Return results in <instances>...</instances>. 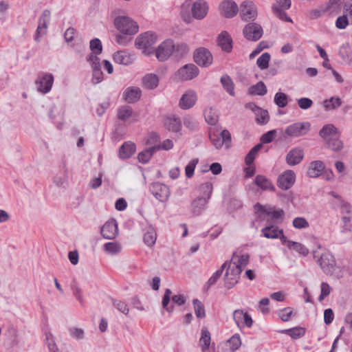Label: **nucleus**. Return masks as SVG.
Wrapping results in <instances>:
<instances>
[{"mask_svg": "<svg viewBox=\"0 0 352 352\" xmlns=\"http://www.w3.org/2000/svg\"><path fill=\"white\" fill-rule=\"evenodd\" d=\"M274 102L280 108H284L287 105L288 97L282 92H278L274 96Z\"/></svg>", "mask_w": 352, "mask_h": 352, "instance_id": "obj_56", "label": "nucleus"}, {"mask_svg": "<svg viewBox=\"0 0 352 352\" xmlns=\"http://www.w3.org/2000/svg\"><path fill=\"white\" fill-rule=\"evenodd\" d=\"M197 100V96L196 92L189 89L182 96L179 101V107L182 109H189L195 104Z\"/></svg>", "mask_w": 352, "mask_h": 352, "instance_id": "obj_17", "label": "nucleus"}, {"mask_svg": "<svg viewBox=\"0 0 352 352\" xmlns=\"http://www.w3.org/2000/svg\"><path fill=\"white\" fill-rule=\"evenodd\" d=\"M311 124L308 122H296L287 126L285 133L291 138H297L306 135L310 130Z\"/></svg>", "mask_w": 352, "mask_h": 352, "instance_id": "obj_3", "label": "nucleus"}, {"mask_svg": "<svg viewBox=\"0 0 352 352\" xmlns=\"http://www.w3.org/2000/svg\"><path fill=\"white\" fill-rule=\"evenodd\" d=\"M8 333L11 339V344L12 346H16L19 344V340H18V331L16 329L13 327L10 326L8 329Z\"/></svg>", "mask_w": 352, "mask_h": 352, "instance_id": "obj_64", "label": "nucleus"}, {"mask_svg": "<svg viewBox=\"0 0 352 352\" xmlns=\"http://www.w3.org/2000/svg\"><path fill=\"white\" fill-rule=\"evenodd\" d=\"M157 40L154 32H146L140 34L135 40V45L138 49H147L152 46Z\"/></svg>", "mask_w": 352, "mask_h": 352, "instance_id": "obj_12", "label": "nucleus"}, {"mask_svg": "<svg viewBox=\"0 0 352 352\" xmlns=\"http://www.w3.org/2000/svg\"><path fill=\"white\" fill-rule=\"evenodd\" d=\"M329 194L338 200V206L342 214L352 215V206L349 202L334 191H330Z\"/></svg>", "mask_w": 352, "mask_h": 352, "instance_id": "obj_27", "label": "nucleus"}, {"mask_svg": "<svg viewBox=\"0 0 352 352\" xmlns=\"http://www.w3.org/2000/svg\"><path fill=\"white\" fill-rule=\"evenodd\" d=\"M164 127L170 132L179 133L182 129V122L175 115H167L164 118Z\"/></svg>", "mask_w": 352, "mask_h": 352, "instance_id": "obj_20", "label": "nucleus"}, {"mask_svg": "<svg viewBox=\"0 0 352 352\" xmlns=\"http://www.w3.org/2000/svg\"><path fill=\"white\" fill-rule=\"evenodd\" d=\"M210 333L206 328H203L201 332V338L199 343L202 351H209V346L210 344Z\"/></svg>", "mask_w": 352, "mask_h": 352, "instance_id": "obj_39", "label": "nucleus"}, {"mask_svg": "<svg viewBox=\"0 0 352 352\" xmlns=\"http://www.w3.org/2000/svg\"><path fill=\"white\" fill-rule=\"evenodd\" d=\"M114 25L118 31L126 35H133L139 30L137 23L128 16L116 17L114 20Z\"/></svg>", "mask_w": 352, "mask_h": 352, "instance_id": "obj_1", "label": "nucleus"}, {"mask_svg": "<svg viewBox=\"0 0 352 352\" xmlns=\"http://www.w3.org/2000/svg\"><path fill=\"white\" fill-rule=\"evenodd\" d=\"M263 235L267 239H278L283 236V230H279L278 227L274 226H267L261 230Z\"/></svg>", "mask_w": 352, "mask_h": 352, "instance_id": "obj_31", "label": "nucleus"}, {"mask_svg": "<svg viewBox=\"0 0 352 352\" xmlns=\"http://www.w3.org/2000/svg\"><path fill=\"white\" fill-rule=\"evenodd\" d=\"M296 175L292 170H287L278 177L277 185L282 190L289 189L294 184Z\"/></svg>", "mask_w": 352, "mask_h": 352, "instance_id": "obj_13", "label": "nucleus"}, {"mask_svg": "<svg viewBox=\"0 0 352 352\" xmlns=\"http://www.w3.org/2000/svg\"><path fill=\"white\" fill-rule=\"evenodd\" d=\"M267 87L264 82L260 81L249 88L248 93L250 95L264 96L267 94Z\"/></svg>", "mask_w": 352, "mask_h": 352, "instance_id": "obj_42", "label": "nucleus"}, {"mask_svg": "<svg viewBox=\"0 0 352 352\" xmlns=\"http://www.w3.org/2000/svg\"><path fill=\"white\" fill-rule=\"evenodd\" d=\"M292 225L295 228L303 229L309 226L307 219L304 217H296L294 219Z\"/></svg>", "mask_w": 352, "mask_h": 352, "instance_id": "obj_62", "label": "nucleus"}, {"mask_svg": "<svg viewBox=\"0 0 352 352\" xmlns=\"http://www.w3.org/2000/svg\"><path fill=\"white\" fill-rule=\"evenodd\" d=\"M227 269L225 274V287L231 289L237 283L240 278L241 270L235 264L228 261Z\"/></svg>", "mask_w": 352, "mask_h": 352, "instance_id": "obj_2", "label": "nucleus"}, {"mask_svg": "<svg viewBox=\"0 0 352 352\" xmlns=\"http://www.w3.org/2000/svg\"><path fill=\"white\" fill-rule=\"evenodd\" d=\"M245 313V312H244V311L243 309H236L233 311V314H232L233 320H234L236 326L239 328L243 324V319Z\"/></svg>", "mask_w": 352, "mask_h": 352, "instance_id": "obj_63", "label": "nucleus"}, {"mask_svg": "<svg viewBox=\"0 0 352 352\" xmlns=\"http://www.w3.org/2000/svg\"><path fill=\"white\" fill-rule=\"evenodd\" d=\"M175 45L173 41L168 39L162 42L155 50L156 58L160 61L166 60L173 53Z\"/></svg>", "mask_w": 352, "mask_h": 352, "instance_id": "obj_9", "label": "nucleus"}, {"mask_svg": "<svg viewBox=\"0 0 352 352\" xmlns=\"http://www.w3.org/2000/svg\"><path fill=\"white\" fill-rule=\"evenodd\" d=\"M194 306L195 314L197 318H204L206 316L204 306L202 302L198 299L192 300Z\"/></svg>", "mask_w": 352, "mask_h": 352, "instance_id": "obj_53", "label": "nucleus"}, {"mask_svg": "<svg viewBox=\"0 0 352 352\" xmlns=\"http://www.w3.org/2000/svg\"><path fill=\"white\" fill-rule=\"evenodd\" d=\"M351 276H352V263L347 262L346 263H343L342 267L336 265L334 271H333L332 276L340 279Z\"/></svg>", "mask_w": 352, "mask_h": 352, "instance_id": "obj_25", "label": "nucleus"}, {"mask_svg": "<svg viewBox=\"0 0 352 352\" xmlns=\"http://www.w3.org/2000/svg\"><path fill=\"white\" fill-rule=\"evenodd\" d=\"M150 190L153 196L161 202L166 201L170 196L168 187L162 183L156 182L153 184Z\"/></svg>", "mask_w": 352, "mask_h": 352, "instance_id": "obj_11", "label": "nucleus"}, {"mask_svg": "<svg viewBox=\"0 0 352 352\" xmlns=\"http://www.w3.org/2000/svg\"><path fill=\"white\" fill-rule=\"evenodd\" d=\"M159 83V79L157 75L148 74L142 78L143 86L148 89L156 88Z\"/></svg>", "mask_w": 352, "mask_h": 352, "instance_id": "obj_36", "label": "nucleus"}, {"mask_svg": "<svg viewBox=\"0 0 352 352\" xmlns=\"http://www.w3.org/2000/svg\"><path fill=\"white\" fill-rule=\"evenodd\" d=\"M270 57V54L268 52H265L257 59L256 64L261 70L268 67Z\"/></svg>", "mask_w": 352, "mask_h": 352, "instance_id": "obj_57", "label": "nucleus"}, {"mask_svg": "<svg viewBox=\"0 0 352 352\" xmlns=\"http://www.w3.org/2000/svg\"><path fill=\"white\" fill-rule=\"evenodd\" d=\"M90 50H91V54H100L102 51V45L101 41L98 38H94L91 40L89 44Z\"/></svg>", "mask_w": 352, "mask_h": 352, "instance_id": "obj_60", "label": "nucleus"}, {"mask_svg": "<svg viewBox=\"0 0 352 352\" xmlns=\"http://www.w3.org/2000/svg\"><path fill=\"white\" fill-rule=\"evenodd\" d=\"M193 58L197 65L204 67H209L213 60L211 52L205 47L197 49L194 52Z\"/></svg>", "mask_w": 352, "mask_h": 352, "instance_id": "obj_5", "label": "nucleus"}, {"mask_svg": "<svg viewBox=\"0 0 352 352\" xmlns=\"http://www.w3.org/2000/svg\"><path fill=\"white\" fill-rule=\"evenodd\" d=\"M221 14L226 18L234 17L239 11L237 4L232 0H224L219 6Z\"/></svg>", "mask_w": 352, "mask_h": 352, "instance_id": "obj_18", "label": "nucleus"}, {"mask_svg": "<svg viewBox=\"0 0 352 352\" xmlns=\"http://www.w3.org/2000/svg\"><path fill=\"white\" fill-rule=\"evenodd\" d=\"M157 239V234L155 230L152 227H148L144 234L143 240L144 243L148 247L153 246Z\"/></svg>", "mask_w": 352, "mask_h": 352, "instance_id": "obj_41", "label": "nucleus"}, {"mask_svg": "<svg viewBox=\"0 0 352 352\" xmlns=\"http://www.w3.org/2000/svg\"><path fill=\"white\" fill-rule=\"evenodd\" d=\"M183 122L184 126L190 131H197L199 128V124L197 120L189 115L184 117Z\"/></svg>", "mask_w": 352, "mask_h": 352, "instance_id": "obj_55", "label": "nucleus"}, {"mask_svg": "<svg viewBox=\"0 0 352 352\" xmlns=\"http://www.w3.org/2000/svg\"><path fill=\"white\" fill-rule=\"evenodd\" d=\"M326 142L328 148L333 151H340L343 148V143L340 140L339 134L333 138H331Z\"/></svg>", "mask_w": 352, "mask_h": 352, "instance_id": "obj_48", "label": "nucleus"}, {"mask_svg": "<svg viewBox=\"0 0 352 352\" xmlns=\"http://www.w3.org/2000/svg\"><path fill=\"white\" fill-rule=\"evenodd\" d=\"M272 10L273 14L279 19L287 22H292V19L285 12V10L280 8L277 4L272 5Z\"/></svg>", "mask_w": 352, "mask_h": 352, "instance_id": "obj_50", "label": "nucleus"}, {"mask_svg": "<svg viewBox=\"0 0 352 352\" xmlns=\"http://www.w3.org/2000/svg\"><path fill=\"white\" fill-rule=\"evenodd\" d=\"M159 150V147L152 146L140 152L138 155V161L142 164H146L152 157L156 151Z\"/></svg>", "mask_w": 352, "mask_h": 352, "instance_id": "obj_38", "label": "nucleus"}, {"mask_svg": "<svg viewBox=\"0 0 352 352\" xmlns=\"http://www.w3.org/2000/svg\"><path fill=\"white\" fill-rule=\"evenodd\" d=\"M254 108L252 109L256 113V122L260 124H265L269 121L270 117L267 111L254 104Z\"/></svg>", "mask_w": 352, "mask_h": 352, "instance_id": "obj_40", "label": "nucleus"}, {"mask_svg": "<svg viewBox=\"0 0 352 352\" xmlns=\"http://www.w3.org/2000/svg\"><path fill=\"white\" fill-rule=\"evenodd\" d=\"M221 82L224 89L232 96H234V83L228 75H224L221 78Z\"/></svg>", "mask_w": 352, "mask_h": 352, "instance_id": "obj_44", "label": "nucleus"}, {"mask_svg": "<svg viewBox=\"0 0 352 352\" xmlns=\"http://www.w3.org/2000/svg\"><path fill=\"white\" fill-rule=\"evenodd\" d=\"M254 183L263 190L274 191L275 190L272 182L263 175H256L254 179Z\"/></svg>", "mask_w": 352, "mask_h": 352, "instance_id": "obj_34", "label": "nucleus"}, {"mask_svg": "<svg viewBox=\"0 0 352 352\" xmlns=\"http://www.w3.org/2000/svg\"><path fill=\"white\" fill-rule=\"evenodd\" d=\"M254 209L256 213H261V214H258L260 218H261V214H267L271 216L273 219L276 220L283 218L284 216V211L282 209L274 210L272 208H267L258 203L255 205Z\"/></svg>", "mask_w": 352, "mask_h": 352, "instance_id": "obj_19", "label": "nucleus"}, {"mask_svg": "<svg viewBox=\"0 0 352 352\" xmlns=\"http://www.w3.org/2000/svg\"><path fill=\"white\" fill-rule=\"evenodd\" d=\"M282 333L289 336L293 339H298L302 337L305 333V329L296 327L291 329H284L280 331Z\"/></svg>", "mask_w": 352, "mask_h": 352, "instance_id": "obj_43", "label": "nucleus"}, {"mask_svg": "<svg viewBox=\"0 0 352 352\" xmlns=\"http://www.w3.org/2000/svg\"><path fill=\"white\" fill-rule=\"evenodd\" d=\"M304 157L303 150L300 148H294L290 150L286 155V162L289 166H295L301 162Z\"/></svg>", "mask_w": 352, "mask_h": 352, "instance_id": "obj_22", "label": "nucleus"}, {"mask_svg": "<svg viewBox=\"0 0 352 352\" xmlns=\"http://www.w3.org/2000/svg\"><path fill=\"white\" fill-rule=\"evenodd\" d=\"M227 265H228V261H226L221 267V268L219 270H218L217 271H216L212 275V276L208 279V282L206 283V285H204V290H208L209 288L214 285L217 280L221 277V276L222 275V273L223 272V270H225V268H226L227 267Z\"/></svg>", "mask_w": 352, "mask_h": 352, "instance_id": "obj_37", "label": "nucleus"}, {"mask_svg": "<svg viewBox=\"0 0 352 352\" xmlns=\"http://www.w3.org/2000/svg\"><path fill=\"white\" fill-rule=\"evenodd\" d=\"M248 261L249 256L248 254H243L239 256L236 253H234L230 263L235 264V265H237L242 270V267H245Z\"/></svg>", "mask_w": 352, "mask_h": 352, "instance_id": "obj_46", "label": "nucleus"}, {"mask_svg": "<svg viewBox=\"0 0 352 352\" xmlns=\"http://www.w3.org/2000/svg\"><path fill=\"white\" fill-rule=\"evenodd\" d=\"M204 116L206 122L210 125H215L218 122V115L211 107L205 110Z\"/></svg>", "mask_w": 352, "mask_h": 352, "instance_id": "obj_52", "label": "nucleus"}, {"mask_svg": "<svg viewBox=\"0 0 352 352\" xmlns=\"http://www.w3.org/2000/svg\"><path fill=\"white\" fill-rule=\"evenodd\" d=\"M68 175H67V168L66 165H63V170L62 173L58 175H56L54 177V183L58 186H65V184H67Z\"/></svg>", "mask_w": 352, "mask_h": 352, "instance_id": "obj_45", "label": "nucleus"}, {"mask_svg": "<svg viewBox=\"0 0 352 352\" xmlns=\"http://www.w3.org/2000/svg\"><path fill=\"white\" fill-rule=\"evenodd\" d=\"M209 199L204 197H198L191 203V212L195 216H199L201 212L206 208Z\"/></svg>", "mask_w": 352, "mask_h": 352, "instance_id": "obj_26", "label": "nucleus"}, {"mask_svg": "<svg viewBox=\"0 0 352 352\" xmlns=\"http://www.w3.org/2000/svg\"><path fill=\"white\" fill-rule=\"evenodd\" d=\"M280 241L283 244H285L288 248L294 250L300 254L307 256L309 254V250L302 243L289 241L285 236L280 237Z\"/></svg>", "mask_w": 352, "mask_h": 352, "instance_id": "obj_24", "label": "nucleus"}, {"mask_svg": "<svg viewBox=\"0 0 352 352\" xmlns=\"http://www.w3.org/2000/svg\"><path fill=\"white\" fill-rule=\"evenodd\" d=\"M199 190L202 194L201 197H204L208 199H210L212 191V184L210 182H206L202 184L199 187Z\"/></svg>", "mask_w": 352, "mask_h": 352, "instance_id": "obj_58", "label": "nucleus"}, {"mask_svg": "<svg viewBox=\"0 0 352 352\" xmlns=\"http://www.w3.org/2000/svg\"><path fill=\"white\" fill-rule=\"evenodd\" d=\"M113 60L116 63L128 65L133 61V57L125 51H118L113 54Z\"/></svg>", "mask_w": 352, "mask_h": 352, "instance_id": "obj_33", "label": "nucleus"}, {"mask_svg": "<svg viewBox=\"0 0 352 352\" xmlns=\"http://www.w3.org/2000/svg\"><path fill=\"white\" fill-rule=\"evenodd\" d=\"M262 147V143H259L251 148V150L249 151V153L247 154L245 158V162L247 165L250 166L251 164H252V163L254 161L255 157L256 156L258 151L261 149Z\"/></svg>", "mask_w": 352, "mask_h": 352, "instance_id": "obj_47", "label": "nucleus"}, {"mask_svg": "<svg viewBox=\"0 0 352 352\" xmlns=\"http://www.w3.org/2000/svg\"><path fill=\"white\" fill-rule=\"evenodd\" d=\"M318 262L324 273L327 275L333 276V271H334L337 265L335 258L329 252L322 254Z\"/></svg>", "mask_w": 352, "mask_h": 352, "instance_id": "obj_10", "label": "nucleus"}, {"mask_svg": "<svg viewBox=\"0 0 352 352\" xmlns=\"http://www.w3.org/2000/svg\"><path fill=\"white\" fill-rule=\"evenodd\" d=\"M342 104V101L340 98L332 97L329 100H325L323 102V106L326 111L333 110L339 107Z\"/></svg>", "mask_w": 352, "mask_h": 352, "instance_id": "obj_49", "label": "nucleus"}, {"mask_svg": "<svg viewBox=\"0 0 352 352\" xmlns=\"http://www.w3.org/2000/svg\"><path fill=\"white\" fill-rule=\"evenodd\" d=\"M232 38L227 32H222L218 36V44L222 50L230 52L232 50Z\"/></svg>", "mask_w": 352, "mask_h": 352, "instance_id": "obj_30", "label": "nucleus"}, {"mask_svg": "<svg viewBox=\"0 0 352 352\" xmlns=\"http://www.w3.org/2000/svg\"><path fill=\"white\" fill-rule=\"evenodd\" d=\"M104 250L111 254H116L121 250V246L116 242H109L104 245Z\"/></svg>", "mask_w": 352, "mask_h": 352, "instance_id": "obj_61", "label": "nucleus"}, {"mask_svg": "<svg viewBox=\"0 0 352 352\" xmlns=\"http://www.w3.org/2000/svg\"><path fill=\"white\" fill-rule=\"evenodd\" d=\"M342 5V3L332 1V0H330L326 4V7L327 8L328 12H329L330 14H337L340 12Z\"/></svg>", "mask_w": 352, "mask_h": 352, "instance_id": "obj_59", "label": "nucleus"}, {"mask_svg": "<svg viewBox=\"0 0 352 352\" xmlns=\"http://www.w3.org/2000/svg\"><path fill=\"white\" fill-rule=\"evenodd\" d=\"M210 140L217 149H220L223 146V144L227 149L231 146V134L227 129L223 130L219 136L216 134L210 135Z\"/></svg>", "mask_w": 352, "mask_h": 352, "instance_id": "obj_7", "label": "nucleus"}, {"mask_svg": "<svg viewBox=\"0 0 352 352\" xmlns=\"http://www.w3.org/2000/svg\"><path fill=\"white\" fill-rule=\"evenodd\" d=\"M208 6L207 3L204 0H197L192 7V14L194 18L197 19H202L207 14Z\"/></svg>", "mask_w": 352, "mask_h": 352, "instance_id": "obj_21", "label": "nucleus"}, {"mask_svg": "<svg viewBox=\"0 0 352 352\" xmlns=\"http://www.w3.org/2000/svg\"><path fill=\"white\" fill-rule=\"evenodd\" d=\"M135 151V144L131 142H126L119 148V156L122 159H128Z\"/></svg>", "mask_w": 352, "mask_h": 352, "instance_id": "obj_32", "label": "nucleus"}, {"mask_svg": "<svg viewBox=\"0 0 352 352\" xmlns=\"http://www.w3.org/2000/svg\"><path fill=\"white\" fill-rule=\"evenodd\" d=\"M171 294L172 291L170 289H166L165 290L164 294L162 298V305L164 309L168 313H173L174 311V306L170 305L168 306L170 300L171 299Z\"/></svg>", "mask_w": 352, "mask_h": 352, "instance_id": "obj_51", "label": "nucleus"}, {"mask_svg": "<svg viewBox=\"0 0 352 352\" xmlns=\"http://www.w3.org/2000/svg\"><path fill=\"white\" fill-rule=\"evenodd\" d=\"M240 14L241 19L244 21L254 20L257 16L255 5L252 1H243L241 4Z\"/></svg>", "mask_w": 352, "mask_h": 352, "instance_id": "obj_16", "label": "nucleus"}, {"mask_svg": "<svg viewBox=\"0 0 352 352\" xmlns=\"http://www.w3.org/2000/svg\"><path fill=\"white\" fill-rule=\"evenodd\" d=\"M101 234L107 239H113L118 234V223L116 219L107 221L101 228Z\"/></svg>", "mask_w": 352, "mask_h": 352, "instance_id": "obj_15", "label": "nucleus"}, {"mask_svg": "<svg viewBox=\"0 0 352 352\" xmlns=\"http://www.w3.org/2000/svg\"><path fill=\"white\" fill-rule=\"evenodd\" d=\"M338 134L337 128L331 124H325L319 131V135L326 142Z\"/></svg>", "mask_w": 352, "mask_h": 352, "instance_id": "obj_29", "label": "nucleus"}, {"mask_svg": "<svg viewBox=\"0 0 352 352\" xmlns=\"http://www.w3.org/2000/svg\"><path fill=\"white\" fill-rule=\"evenodd\" d=\"M243 33L246 39L256 41L263 36V30L261 25L256 23H249L244 27Z\"/></svg>", "mask_w": 352, "mask_h": 352, "instance_id": "obj_8", "label": "nucleus"}, {"mask_svg": "<svg viewBox=\"0 0 352 352\" xmlns=\"http://www.w3.org/2000/svg\"><path fill=\"white\" fill-rule=\"evenodd\" d=\"M51 13L49 10H45L38 20V25L37 27L34 40L37 42L40 41V36L46 34L47 23L50 20Z\"/></svg>", "mask_w": 352, "mask_h": 352, "instance_id": "obj_14", "label": "nucleus"}, {"mask_svg": "<svg viewBox=\"0 0 352 352\" xmlns=\"http://www.w3.org/2000/svg\"><path fill=\"white\" fill-rule=\"evenodd\" d=\"M142 96V91L137 87H129L123 93V98L128 103H135Z\"/></svg>", "mask_w": 352, "mask_h": 352, "instance_id": "obj_23", "label": "nucleus"}, {"mask_svg": "<svg viewBox=\"0 0 352 352\" xmlns=\"http://www.w3.org/2000/svg\"><path fill=\"white\" fill-rule=\"evenodd\" d=\"M228 344L232 352L236 351L241 345L240 336L238 333L234 334L228 340Z\"/></svg>", "mask_w": 352, "mask_h": 352, "instance_id": "obj_54", "label": "nucleus"}, {"mask_svg": "<svg viewBox=\"0 0 352 352\" xmlns=\"http://www.w3.org/2000/svg\"><path fill=\"white\" fill-rule=\"evenodd\" d=\"M35 83L39 92L47 94L52 89L54 83V76L50 73H42L38 75Z\"/></svg>", "mask_w": 352, "mask_h": 352, "instance_id": "obj_6", "label": "nucleus"}, {"mask_svg": "<svg viewBox=\"0 0 352 352\" xmlns=\"http://www.w3.org/2000/svg\"><path fill=\"white\" fill-rule=\"evenodd\" d=\"M134 114L132 107L129 105H122L117 109V118L123 122L126 121Z\"/></svg>", "mask_w": 352, "mask_h": 352, "instance_id": "obj_35", "label": "nucleus"}, {"mask_svg": "<svg viewBox=\"0 0 352 352\" xmlns=\"http://www.w3.org/2000/svg\"><path fill=\"white\" fill-rule=\"evenodd\" d=\"M199 72V70L195 65L186 64L177 71L175 78L179 80H190L197 77Z\"/></svg>", "mask_w": 352, "mask_h": 352, "instance_id": "obj_4", "label": "nucleus"}, {"mask_svg": "<svg viewBox=\"0 0 352 352\" xmlns=\"http://www.w3.org/2000/svg\"><path fill=\"white\" fill-rule=\"evenodd\" d=\"M324 164L320 160L314 161L310 163L307 175L309 177L316 178L320 176L324 170Z\"/></svg>", "mask_w": 352, "mask_h": 352, "instance_id": "obj_28", "label": "nucleus"}]
</instances>
